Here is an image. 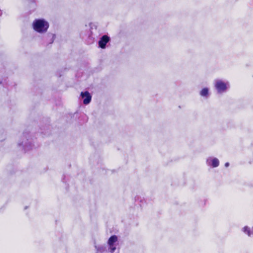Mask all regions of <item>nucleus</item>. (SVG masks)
Instances as JSON below:
<instances>
[{
    "label": "nucleus",
    "instance_id": "1",
    "mask_svg": "<svg viewBox=\"0 0 253 253\" xmlns=\"http://www.w3.org/2000/svg\"><path fill=\"white\" fill-rule=\"evenodd\" d=\"M33 28L35 30L39 33L44 32L48 28V24L44 20H36L33 23Z\"/></svg>",
    "mask_w": 253,
    "mask_h": 253
},
{
    "label": "nucleus",
    "instance_id": "2",
    "mask_svg": "<svg viewBox=\"0 0 253 253\" xmlns=\"http://www.w3.org/2000/svg\"><path fill=\"white\" fill-rule=\"evenodd\" d=\"M229 86V84L228 82H223L221 80L215 81V87L219 93L225 91Z\"/></svg>",
    "mask_w": 253,
    "mask_h": 253
},
{
    "label": "nucleus",
    "instance_id": "3",
    "mask_svg": "<svg viewBox=\"0 0 253 253\" xmlns=\"http://www.w3.org/2000/svg\"><path fill=\"white\" fill-rule=\"evenodd\" d=\"M118 241V238L116 236H111L108 240V244L109 249L111 252H113L116 249V244Z\"/></svg>",
    "mask_w": 253,
    "mask_h": 253
},
{
    "label": "nucleus",
    "instance_id": "4",
    "mask_svg": "<svg viewBox=\"0 0 253 253\" xmlns=\"http://www.w3.org/2000/svg\"><path fill=\"white\" fill-rule=\"evenodd\" d=\"M207 164L209 166H212L213 167H216L219 165V161L217 159L215 158H209L207 161Z\"/></svg>",
    "mask_w": 253,
    "mask_h": 253
},
{
    "label": "nucleus",
    "instance_id": "5",
    "mask_svg": "<svg viewBox=\"0 0 253 253\" xmlns=\"http://www.w3.org/2000/svg\"><path fill=\"white\" fill-rule=\"evenodd\" d=\"M81 96L84 98V104H87L90 102L91 96L88 92H82Z\"/></svg>",
    "mask_w": 253,
    "mask_h": 253
},
{
    "label": "nucleus",
    "instance_id": "6",
    "mask_svg": "<svg viewBox=\"0 0 253 253\" xmlns=\"http://www.w3.org/2000/svg\"><path fill=\"white\" fill-rule=\"evenodd\" d=\"M110 38L107 36H103L99 42V45L100 47H104L106 43L109 41Z\"/></svg>",
    "mask_w": 253,
    "mask_h": 253
},
{
    "label": "nucleus",
    "instance_id": "7",
    "mask_svg": "<svg viewBox=\"0 0 253 253\" xmlns=\"http://www.w3.org/2000/svg\"><path fill=\"white\" fill-rule=\"evenodd\" d=\"M243 231L249 236H252V235H253V228L250 229L248 226H245V227H244Z\"/></svg>",
    "mask_w": 253,
    "mask_h": 253
},
{
    "label": "nucleus",
    "instance_id": "8",
    "mask_svg": "<svg viewBox=\"0 0 253 253\" xmlns=\"http://www.w3.org/2000/svg\"><path fill=\"white\" fill-rule=\"evenodd\" d=\"M209 90L207 88H203L200 92V94L202 96H207L208 95Z\"/></svg>",
    "mask_w": 253,
    "mask_h": 253
},
{
    "label": "nucleus",
    "instance_id": "9",
    "mask_svg": "<svg viewBox=\"0 0 253 253\" xmlns=\"http://www.w3.org/2000/svg\"><path fill=\"white\" fill-rule=\"evenodd\" d=\"M229 163H226L225 164V166L226 167H227L229 166Z\"/></svg>",
    "mask_w": 253,
    "mask_h": 253
}]
</instances>
